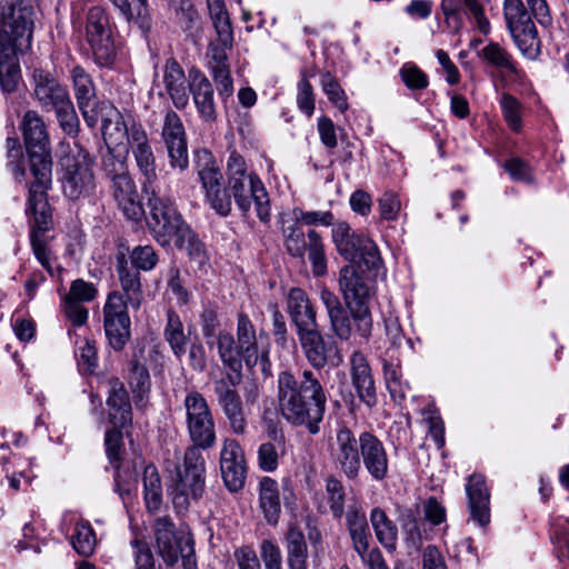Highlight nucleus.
Listing matches in <instances>:
<instances>
[{"instance_id": "obj_64", "label": "nucleus", "mask_w": 569, "mask_h": 569, "mask_svg": "<svg viewBox=\"0 0 569 569\" xmlns=\"http://www.w3.org/2000/svg\"><path fill=\"white\" fill-rule=\"evenodd\" d=\"M79 366L82 370L93 373L98 368L97 347L93 340H86L79 348Z\"/></svg>"}, {"instance_id": "obj_38", "label": "nucleus", "mask_w": 569, "mask_h": 569, "mask_svg": "<svg viewBox=\"0 0 569 569\" xmlns=\"http://www.w3.org/2000/svg\"><path fill=\"white\" fill-rule=\"evenodd\" d=\"M286 549L290 569H308V546L303 532L296 526L286 533Z\"/></svg>"}, {"instance_id": "obj_33", "label": "nucleus", "mask_w": 569, "mask_h": 569, "mask_svg": "<svg viewBox=\"0 0 569 569\" xmlns=\"http://www.w3.org/2000/svg\"><path fill=\"white\" fill-rule=\"evenodd\" d=\"M219 358L227 369L222 376L242 378V353L234 337L227 331H220L217 337Z\"/></svg>"}, {"instance_id": "obj_52", "label": "nucleus", "mask_w": 569, "mask_h": 569, "mask_svg": "<svg viewBox=\"0 0 569 569\" xmlns=\"http://www.w3.org/2000/svg\"><path fill=\"white\" fill-rule=\"evenodd\" d=\"M53 111L56 112L62 131L70 137H77L80 122L71 99L56 108Z\"/></svg>"}, {"instance_id": "obj_60", "label": "nucleus", "mask_w": 569, "mask_h": 569, "mask_svg": "<svg viewBox=\"0 0 569 569\" xmlns=\"http://www.w3.org/2000/svg\"><path fill=\"white\" fill-rule=\"evenodd\" d=\"M501 108L509 127L512 130L518 131L521 126L520 104L518 100L509 93H503L501 98Z\"/></svg>"}, {"instance_id": "obj_15", "label": "nucleus", "mask_w": 569, "mask_h": 569, "mask_svg": "<svg viewBox=\"0 0 569 569\" xmlns=\"http://www.w3.org/2000/svg\"><path fill=\"white\" fill-rule=\"evenodd\" d=\"M187 427L192 445L198 450L209 449L216 443V429L211 410L204 397L197 391L186 396Z\"/></svg>"}, {"instance_id": "obj_63", "label": "nucleus", "mask_w": 569, "mask_h": 569, "mask_svg": "<svg viewBox=\"0 0 569 569\" xmlns=\"http://www.w3.org/2000/svg\"><path fill=\"white\" fill-rule=\"evenodd\" d=\"M98 290L91 282L82 279H76L71 282L69 293L66 299H74L78 302L92 301L97 297Z\"/></svg>"}, {"instance_id": "obj_10", "label": "nucleus", "mask_w": 569, "mask_h": 569, "mask_svg": "<svg viewBox=\"0 0 569 569\" xmlns=\"http://www.w3.org/2000/svg\"><path fill=\"white\" fill-rule=\"evenodd\" d=\"M332 240L338 252L348 261L363 263L368 271H376L382 263L376 243L363 236L351 231L350 226L338 222L332 229Z\"/></svg>"}, {"instance_id": "obj_13", "label": "nucleus", "mask_w": 569, "mask_h": 569, "mask_svg": "<svg viewBox=\"0 0 569 569\" xmlns=\"http://www.w3.org/2000/svg\"><path fill=\"white\" fill-rule=\"evenodd\" d=\"M196 167L198 177L206 193V199L210 207L221 217H227L231 212V192L227 187L222 188V174L216 164V160L207 149L196 152Z\"/></svg>"}, {"instance_id": "obj_49", "label": "nucleus", "mask_w": 569, "mask_h": 569, "mask_svg": "<svg viewBox=\"0 0 569 569\" xmlns=\"http://www.w3.org/2000/svg\"><path fill=\"white\" fill-rule=\"evenodd\" d=\"M399 521L408 547L418 549L421 546L422 537L416 512L409 508L403 509L400 513Z\"/></svg>"}, {"instance_id": "obj_7", "label": "nucleus", "mask_w": 569, "mask_h": 569, "mask_svg": "<svg viewBox=\"0 0 569 569\" xmlns=\"http://www.w3.org/2000/svg\"><path fill=\"white\" fill-rule=\"evenodd\" d=\"M34 18V7L24 0L0 2V46L30 49Z\"/></svg>"}, {"instance_id": "obj_34", "label": "nucleus", "mask_w": 569, "mask_h": 569, "mask_svg": "<svg viewBox=\"0 0 569 569\" xmlns=\"http://www.w3.org/2000/svg\"><path fill=\"white\" fill-rule=\"evenodd\" d=\"M26 50L0 46V86L7 93L16 91L21 79L18 56Z\"/></svg>"}, {"instance_id": "obj_17", "label": "nucleus", "mask_w": 569, "mask_h": 569, "mask_svg": "<svg viewBox=\"0 0 569 569\" xmlns=\"http://www.w3.org/2000/svg\"><path fill=\"white\" fill-rule=\"evenodd\" d=\"M242 378H232L221 376L213 380V391L217 396L218 405L222 409L231 430L237 435H243L247 430V417L243 402L237 387Z\"/></svg>"}, {"instance_id": "obj_47", "label": "nucleus", "mask_w": 569, "mask_h": 569, "mask_svg": "<svg viewBox=\"0 0 569 569\" xmlns=\"http://www.w3.org/2000/svg\"><path fill=\"white\" fill-rule=\"evenodd\" d=\"M71 543L74 550L82 557H89L93 553L97 540L96 535L89 522H78L74 533L71 536Z\"/></svg>"}, {"instance_id": "obj_62", "label": "nucleus", "mask_w": 569, "mask_h": 569, "mask_svg": "<svg viewBox=\"0 0 569 569\" xmlns=\"http://www.w3.org/2000/svg\"><path fill=\"white\" fill-rule=\"evenodd\" d=\"M380 217L383 220H396L401 209V202L397 193L392 191L385 192L378 200Z\"/></svg>"}, {"instance_id": "obj_26", "label": "nucleus", "mask_w": 569, "mask_h": 569, "mask_svg": "<svg viewBox=\"0 0 569 569\" xmlns=\"http://www.w3.org/2000/svg\"><path fill=\"white\" fill-rule=\"evenodd\" d=\"M189 78V92L200 118L207 123L214 122L217 110L210 80L197 69L190 70Z\"/></svg>"}, {"instance_id": "obj_5", "label": "nucleus", "mask_w": 569, "mask_h": 569, "mask_svg": "<svg viewBox=\"0 0 569 569\" xmlns=\"http://www.w3.org/2000/svg\"><path fill=\"white\" fill-rule=\"evenodd\" d=\"M89 152L77 142L60 158L59 181L68 199L79 200L93 192L96 180Z\"/></svg>"}, {"instance_id": "obj_31", "label": "nucleus", "mask_w": 569, "mask_h": 569, "mask_svg": "<svg viewBox=\"0 0 569 569\" xmlns=\"http://www.w3.org/2000/svg\"><path fill=\"white\" fill-rule=\"evenodd\" d=\"M163 81L174 107L184 109L189 103V84L183 69L174 59L167 61Z\"/></svg>"}, {"instance_id": "obj_59", "label": "nucleus", "mask_w": 569, "mask_h": 569, "mask_svg": "<svg viewBox=\"0 0 569 569\" xmlns=\"http://www.w3.org/2000/svg\"><path fill=\"white\" fill-rule=\"evenodd\" d=\"M297 103L299 109L310 117L315 111V94L311 83L307 79L306 72L301 73L298 83Z\"/></svg>"}, {"instance_id": "obj_22", "label": "nucleus", "mask_w": 569, "mask_h": 569, "mask_svg": "<svg viewBox=\"0 0 569 569\" xmlns=\"http://www.w3.org/2000/svg\"><path fill=\"white\" fill-rule=\"evenodd\" d=\"M33 82V96L46 111L54 110L70 99L67 88L48 71L36 69Z\"/></svg>"}, {"instance_id": "obj_61", "label": "nucleus", "mask_w": 569, "mask_h": 569, "mask_svg": "<svg viewBox=\"0 0 569 569\" xmlns=\"http://www.w3.org/2000/svg\"><path fill=\"white\" fill-rule=\"evenodd\" d=\"M293 216L297 222H302L307 226H331L333 224V214L330 211H303L302 209H295Z\"/></svg>"}, {"instance_id": "obj_35", "label": "nucleus", "mask_w": 569, "mask_h": 569, "mask_svg": "<svg viewBox=\"0 0 569 569\" xmlns=\"http://www.w3.org/2000/svg\"><path fill=\"white\" fill-rule=\"evenodd\" d=\"M118 274L124 292V301L133 309H139L142 300L140 272L128 267L124 253L118 254Z\"/></svg>"}, {"instance_id": "obj_27", "label": "nucleus", "mask_w": 569, "mask_h": 569, "mask_svg": "<svg viewBox=\"0 0 569 569\" xmlns=\"http://www.w3.org/2000/svg\"><path fill=\"white\" fill-rule=\"evenodd\" d=\"M470 518L479 526L485 527L490 522L489 491L485 477L472 475L466 485Z\"/></svg>"}, {"instance_id": "obj_16", "label": "nucleus", "mask_w": 569, "mask_h": 569, "mask_svg": "<svg viewBox=\"0 0 569 569\" xmlns=\"http://www.w3.org/2000/svg\"><path fill=\"white\" fill-rule=\"evenodd\" d=\"M103 329L109 346L121 351L131 339V320L123 295L112 291L103 307Z\"/></svg>"}, {"instance_id": "obj_54", "label": "nucleus", "mask_w": 569, "mask_h": 569, "mask_svg": "<svg viewBox=\"0 0 569 569\" xmlns=\"http://www.w3.org/2000/svg\"><path fill=\"white\" fill-rule=\"evenodd\" d=\"M321 87L330 102H332L341 112L348 109L346 93L337 79L330 73L325 72L321 76Z\"/></svg>"}, {"instance_id": "obj_12", "label": "nucleus", "mask_w": 569, "mask_h": 569, "mask_svg": "<svg viewBox=\"0 0 569 569\" xmlns=\"http://www.w3.org/2000/svg\"><path fill=\"white\" fill-rule=\"evenodd\" d=\"M283 243L287 252L295 258H303L308 251L312 272L316 277L327 273V258L321 236L313 229L306 234L299 222L291 223L282 229Z\"/></svg>"}, {"instance_id": "obj_25", "label": "nucleus", "mask_w": 569, "mask_h": 569, "mask_svg": "<svg viewBox=\"0 0 569 569\" xmlns=\"http://www.w3.org/2000/svg\"><path fill=\"white\" fill-rule=\"evenodd\" d=\"M350 375L359 400L373 407L377 403L375 380L368 360L360 351H353L350 357Z\"/></svg>"}, {"instance_id": "obj_32", "label": "nucleus", "mask_w": 569, "mask_h": 569, "mask_svg": "<svg viewBox=\"0 0 569 569\" xmlns=\"http://www.w3.org/2000/svg\"><path fill=\"white\" fill-rule=\"evenodd\" d=\"M238 348L247 368L252 369L260 358L257 332L252 321L246 313L238 315L237 338Z\"/></svg>"}, {"instance_id": "obj_14", "label": "nucleus", "mask_w": 569, "mask_h": 569, "mask_svg": "<svg viewBox=\"0 0 569 569\" xmlns=\"http://www.w3.org/2000/svg\"><path fill=\"white\" fill-rule=\"evenodd\" d=\"M28 212L33 216L31 227L30 243L37 260L41 266L53 276V269L50 263V250L48 248L44 234L52 228L51 207L48 201V192L33 191L29 192Z\"/></svg>"}, {"instance_id": "obj_46", "label": "nucleus", "mask_w": 569, "mask_h": 569, "mask_svg": "<svg viewBox=\"0 0 569 569\" xmlns=\"http://www.w3.org/2000/svg\"><path fill=\"white\" fill-rule=\"evenodd\" d=\"M174 246L184 250L188 256L192 259L202 261L206 257L204 246L197 237V234L190 229L188 224L182 227L179 233L172 240Z\"/></svg>"}, {"instance_id": "obj_53", "label": "nucleus", "mask_w": 569, "mask_h": 569, "mask_svg": "<svg viewBox=\"0 0 569 569\" xmlns=\"http://www.w3.org/2000/svg\"><path fill=\"white\" fill-rule=\"evenodd\" d=\"M101 171L108 181L129 173L126 160L120 156H116L109 146L101 158Z\"/></svg>"}, {"instance_id": "obj_44", "label": "nucleus", "mask_w": 569, "mask_h": 569, "mask_svg": "<svg viewBox=\"0 0 569 569\" xmlns=\"http://www.w3.org/2000/svg\"><path fill=\"white\" fill-rule=\"evenodd\" d=\"M503 11L510 33L536 27L521 0H506Z\"/></svg>"}, {"instance_id": "obj_37", "label": "nucleus", "mask_w": 569, "mask_h": 569, "mask_svg": "<svg viewBox=\"0 0 569 569\" xmlns=\"http://www.w3.org/2000/svg\"><path fill=\"white\" fill-rule=\"evenodd\" d=\"M346 518L353 548L365 559L369 548V528L366 516L357 506H350Z\"/></svg>"}, {"instance_id": "obj_9", "label": "nucleus", "mask_w": 569, "mask_h": 569, "mask_svg": "<svg viewBox=\"0 0 569 569\" xmlns=\"http://www.w3.org/2000/svg\"><path fill=\"white\" fill-rule=\"evenodd\" d=\"M147 206L149 208L147 223L151 233L160 246H169L186 226L181 214L173 202L169 198L160 197L156 189L150 190Z\"/></svg>"}, {"instance_id": "obj_6", "label": "nucleus", "mask_w": 569, "mask_h": 569, "mask_svg": "<svg viewBox=\"0 0 569 569\" xmlns=\"http://www.w3.org/2000/svg\"><path fill=\"white\" fill-rule=\"evenodd\" d=\"M204 486V457L198 447H188L183 455V462L177 467L170 487L174 507L179 510L188 509L190 500H198L202 497Z\"/></svg>"}, {"instance_id": "obj_57", "label": "nucleus", "mask_w": 569, "mask_h": 569, "mask_svg": "<svg viewBox=\"0 0 569 569\" xmlns=\"http://www.w3.org/2000/svg\"><path fill=\"white\" fill-rule=\"evenodd\" d=\"M520 51L528 58L535 59L540 49V41L536 27L511 33Z\"/></svg>"}, {"instance_id": "obj_20", "label": "nucleus", "mask_w": 569, "mask_h": 569, "mask_svg": "<svg viewBox=\"0 0 569 569\" xmlns=\"http://www.w3.org/2000/svg\"><path fill=\"white\" fill-rule=\"evenodd\" d=\"M78 108L90 128H94L99 120L100 103L97 99L96 87L90 74L80 66L71 70Z\"/></svg>"}, {"instance_id": "obj_43", "label": "nucleus", "mask_w": 569, "mask_h": 569, "mask_svg": "<svg viewBox=\"0 0 569 569\" xmlns=\"http://www.w3.org/2000/svg\"><path fill=\"white\" fill-rule=\"evenodd\" d=\"M139 172L141 173L142 189L149 194L150 190L154 189L153 184L158 180L156 157L151 146L140 148L132 151Z\"/></svg>"}, {"instance_id": "obj_30", "label": "nucleus", "mask_w": 569, "mask_h": 569, "mask_svg": "<svg viewBox=\"0 0 569 569\" xmlns=\"http://www.w3.org/2000/svg\"><path fill=\"white\" fill-rule=\"evenodd\" d=\"M287 311L297 331L317 325L316 310L301 288H291L287 295Z\"/></svg>"}, {"instance_id": "obj_8", "label": "nucleus", "mask_w": 569, "mask_h": 569, "mask_svg": "<svg viewBox=\"0 0 569 569\" xmlns=\"http://www.w3.org/2000/svg\"><path fill=\"white\" fill-rule=\"evenodd\" d=\"M153 531L158 553L168 567H173L181 558L183 569H197L193 539L177 532L169 517L157 518Z\"/></svg>"}, {"instance_id": "obj_41", "label": "nucleus", "mask_w": 569, "mask_h": 569, "mask_svg": "<svg viewBox=\"0 0 569 569\" xmlns=\"http://www.w3.org/2000/svg\"><path fill=\"white\" fill-rule=\"evenodd\" d=\"M370 521L378 541L388 550L396 549L398 529L381 508H373Z\"/></svg>"}, {"instance_id": "obj_21", "label": "nucleus", "mask_w": 569, "mask_h": 569, "mask_svg": "<svg viewBox=\"0 0 569 569\" xmlns=\"http://www.w3.org/2000/svg\"><path fill=\"white\" fill-rule=\"evenodd\" d=\"M220 470L223 482L229 491L242 489L246 481V463L242 449L238 441L226 439L220 452Z\"/></svg>"}, {"instance_id": "obj_4", "label": "nucleus", "mask_w": 569, "mask_h": 569, "mask_svg": "<svg viewBox=\"0 0 569 569\" xmlns=\"http://www.w3.org/2000/svg\"><path fill=\"white\" fill-rule=\"evenodd\" d=\"M21 130L33 177L29 192H48L52 184V158L46 123L37 111L28 110L22 118Z\"/></svg>"}, {"instance_id": "obj_50", "label": "nucleus", "mask_w": 569, "mask_h": 569, "mask_svg": "<svg viewBox=\"0 0 569 569\" xmlns=\"http://www.w3.org/2000/svg\"><path fill=\"white\" fill-rule=\"evenodd\" d=\"M482 58L490 66L508 71H515V66L511 56L497 42H490L479 52Z\"/></svg>"}, {"instance_id": "obj_3", "label": "nucleus", "mask_w": 569, "mask_h": 569, "mask_svg": "<svg viewBox=\"0 0 569 569\" xmlns=\"http://www.w3.org/2000/svg\"><path fill=\"white\" fill-rule=\"evenodd\" d=\"M330 455L337 470L347 479L359 478L362 466L376 481L388 477L389 459L382 441L369 431L358 437L347 426H340L330 441Z\"/></svg>"}, {"instance_id": "obj_55", "label": "nucleus", "mask_w": 569, "mask_h": 569, "mask_svg": "<svg viewBox=\"0 0 569 569\" xmlns=\"http://www.w3.org/2000/svg\"><path fill=\"white\" fill-rule=\"evenodd\" d=\"M326 491L331 513L335 518H341L345 512V488L340 480L335 477L327 479Z\"/></svg>"}, {"instance_id": "obj_42", "label": "nucleus", "mask_w": 569, "mask_h": 569, "mask_svg": "<svg viewBox=\"0 0 569 569\" xmlns=\"http://www.w3.org/2000/svg\"><path fill=\"white\" fill-rule=\"evenodd\" d=\"M208 8L219 42L230 46L233 42V32L224 2L208 0Z\"/></svg>"}, {"instance_id": "obj_1", "label": "nucleus", "mask_w": 569, "mask_h": 569, "mask_svg": "<svg viewBox=\"0 0 569 569\" xmlns=\"http://www.w3.org/2000/svg\"><path fill=\"white\" fill-rule=\"evenodd\" d=\"M360 261L351 262L340 270L339 290L345 306L338 296L322 289L320 299L327 309L330 329L340 340H349L353 332L369 338L372 330L370 300L375 295L373 280L362 271Z\"/></svg>"}, {"instance_id": "obj_39", "label": "nucleus", "mask_w": 569, "mask_h": 569, "mask_svg": "<svg viewBox=\"0 0 569 569\" xmlns=\"http://www.w3.org/2000/svg\"><path fill=\"white\" fill-rule=\"evenodd\" d=\"M100 114L102 121L101 131L107 146L109 143L119 144L126 137L128 123L124 122L121 113L112 107L100 106Z\"/></svg>"}, {"instance_id": "obj_56", "label": "nucleus", "mask_w": 569, "mask_h": 569, "mask_svg": "<svg viewBox=\"0 0 569 569\" xmlns=\"http://www.w3.org/2000/svg\"><path fill=\"white\" fill-rule=\"evenodd\" d=\"M130 261L136 270L150 271L152 270L158 261V254L152 246H137L130 252Z\"/></svg>"}, {"instance_id": "obj_36", "label": "nucleus", "mask_w": 569, "mask_h": 569, "mask_svg": "<svg viewBox=\"0 0 569 569\" xmlns=\"http://www.w3.org/2000/svg\"><path fill=\"white\" fill-rule=\"evenodd\" d=\"M259 502L269 525H277L281 513L279 489L276 480L263 477L259 483Z\"/></svg>"}, {"instance_id": "obj_40", "label": "nucleus", "mask_w": 569, "mask_h": 569, "mask_svg": "<svg viewBox=\"0 0 569 569\" xmlns=\"http://www.w3.org/2000/svg\"><path fill=\"white\" fill-rule=\"evenodd\" d=\"M286 439L282 432L273 431L271 441L263 442L258 449V465L266 472L278 468V460L284 453Z\"/></svg>"}, {"instance_id": "obj_24", "label": "nucleus", "mask_w": 569, "mask_h": 569, "mask_svg": "<svg viewBox=\"0 0 569 569\" xmlns=\"http://www.w3.org/2000/svg\"><path fill=\"white\" fill-rule=\"evenodd\" d=\"M109 191L119 209L128 219H140L143 214V209L136 183L130 173L110 180Z\"/></svg>"}, {"instance_id": "obj_58", "label": "nucleus", "mask_w": 569, "mask_h": 569, "mask_svg": "<svg viewBox=\"0 0 569 569\" xmlns=\"http://www.w3.org/2000/svg\"><path fill=\"white\" fill-rule=\"evenodd\" d=\"M400 77L410 90H422L428 87L427 74L413 63H406L400 69Z\"/></svg>"}, {"instance_id": "obj_29", "label": "nucleus", "mask_w": 569, "mask_h": 569, "mask_svg": "<svg viewBox=\"0 0 569 569\" xmlns=\"http://www.w3.org/2000/svg\"><path fill=\"white\" fill-rule=\"evenodd\" d=\"M108 383L109 396L107 406L109 408V420L114 427L126 428L132 422L129 393L118 378H110Z\"/></svg>"}, {"instance_id": "obj_19", "label": "nucleus", "mask_w": 569, "mask_h": 569, "mask_svg": "<svg viewBox=\"0 0 569 569\" xmlns=\"http://www.w3.org/2000/svg\"><path fill=\"white\" fill-rule=\"evenodd\" d=\"M169 163L172 169L183 171L189 167L188 144L183 123L180 117L168 110L162 127Z\"/></svg>"}, {"instance_id": "obj_51", "label": "nucleus", "mask_w": 569, "mask_h": 569, "mask_svg": "<svg viewBox=\"0 0 569 569\" xmlns=\"http://www.w3.org/2000/svg\"><path fill=\"white\" fill-rule=\"evenodd\" d=\"M129 385L132 391L142 398L150 389V375L147 367L136 358L130 361Z\"/></svg>"}, {"instance_id": "obj_23", "label": "nucleus", "mask_w": 569, "mask_h": 569, "mask_svg": "<svg viewBox=\"0 0 569 569\" xmlns=\"http://www.w3.org/2000/svg\"><path fill=\"white\" fill-rule=\"evenodd\" d=\"M297 332L301 348L309 363L316 369H322L336 351L335 343L325 340L318 329V323Z\"/></svg>"}, {"instance_id": "obj_48", "label": "nucleus", "mask_w": 569, "mask_h": 569, "mask_svg": "<svg viewBox=\"0 0 569 569\" xmlns=\"http://www.w3.org/2000/svg\"><path fill=\"white\" fill-rule=\"evenodd\" d=\"M112 4L120 11V13L128 20L136 22L140 28H149L150 17L148 10V0H137V13H133L129 0H110Z\"/></svg>"}, {"instance_id": "obj_18", "label": "nucleus", "mask_w": 569, "mask_h": 569, "mask_svg": "<svg viewBox=\"0 0 569 569\" xmlns=\"http://www.w3.org/2000/svg\"><path fill=\"white\" fill-rule=\"evenodd\" d=\"M227 186L236 204L243 213L249 211V203L243 196L244 191H251L258 218L263 222L270 219L269 196L262 181L256 173L243 178H230Z\"/></svg>"}, {"instance_id": "obj_28", "label": "nucleus", "mask_w": 569, "mask_h": 569, "mask_svg": "<svg viewBox=\"0 0 569 569\" xmlns=\"http://www.w3.org/2000/svg\"><path fill=\"white\" fill-rule=\"evenodd\" d=\"M233 42L230 46L212 41L208 48L209 66L211 69L212 78L216 82L218 92L220 96L229 97L233 92V82L230 74V67L228 63L227 50L232 48Z\"/></svg>"}, {"instance_id": "obj_2", "label": "nucleus", "mask_w": 569, "mask_h": 569, "mask_svg": "<svg viewBox=\"0 0 569 569\" xmlns=\"http://www.w3.org/2000/svg\"><path fill=\"white\" fill-rule=\"evenodd\" d=\"M277 382L281 416L292 426H305L311 435L318 433L327 405L320 380L311 370H303L299 377L281 371Z\"/></svg>"}, {"instance_id": "obj_45", "label": "nucleus", "mask_w": 569, "mask_h": 569, "mask_svg": "<svg viewBox=\"0 0 569 569\" xmlns=\"http://www.w3.org/2000/svg\"><path fill=\"white\" fill-rule=\"evenodd\" d=\"M144 500L149 511H157L162 502V486L157 468L148 465L143 470Z\"/></svg>"}, {"instance_id": "obj_11", "label": "nucleus", "mask_w": 569, "mask_h": 569, "mask_svg": "<svg viewBox=\"0 0 569 569\" xmlns=\"http://www.w3.org/2000/svg\"><path fill=\"white\" fill-rule=\"evenodd\" d=\"M86 40L98 66L111 67L114 63L117 47L109 18L101 7H92L87 13Z\"/></svg>"}]
</instances>
